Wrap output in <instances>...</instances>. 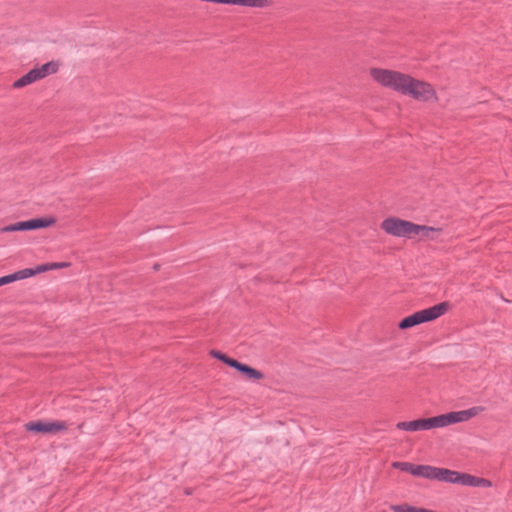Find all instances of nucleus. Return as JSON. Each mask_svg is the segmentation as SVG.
<instances>
[{"instance_id": "4be33fe9", "label": "nucleus", "mask_w": 512, "mask_h": 512, "mask_svg": "<svg viewBox=\"0 0 512 512\" xmlns=\"http://www.w3.org/2000/svg\"><path fill=\"white\" fill-rule=\"evenodd\" d=\"M154 269H155V270H158V269H159V265H158V264H155V265H154Z\"/></svg>"}, {"instance_id": "9b49d317", "label": "nucleus", "mask_w": 512, "mask_h": 512, "mask_svg": "<svg viewBox=\"0 0 512 512\" xmlns=\"http://www.w3.org/2000/svg\"><path fill=\"white\" fill-rule=\"evenodd\" d=\"M461 484L470 487H490L491 482L485 478L476 477L470 474L463 473Z\"/></svg>"}, {"instance_id": "39448f33", "label": "nucleus", "mask_w": 512, "mask_h": 512, "mask_svg": "<svg viewBox=\"0 0 512 512\" xmlns=\"http://www.w3.org/2000/svg\"><path fill=\"white\" fill-rule=\"evenodd\" d=\"M401 93L416 100L429 101L435 98V91L429 83L419 81L407 75Z\"/></svg>"}, {"instance_id": "6ab92c4d", "label": "nucleus", "mask_w": 512, "mask_h": 512, "mask_svg": "<svg viewBox=\"0 0 512 512\" xmlns=\"http://www.w3.org/2000/svg\"><path fill=\"white\" fill-rule=\"evenodd\" d=\"M47 270H50L49 264L38 265L36 268L32 269V271L34 272V275L41 273V272H45Z\"/></svg>"}, {"instance_id": "f257e3e1", "label": "nucleus", "mask_w": 512, "mask_h": 512, "mask_svg": "<svg viewBox=\"0 0 512 512\" xmlns=\"http://www.w3.org/2000/svg\"><path fill=\"white\" fill-rule=\"evenodd\" d=\"M450 307L449 302H441L403 318L399 323L400 329H408L416 325L436 320L444 315Z\"/></svg>"}, {"instance_id": "412c9836", "label": "nucleus", "mask_w": 512, "mask_h": 512, "mask_svg": "<svg viewBox=\"0 0 512 512\" xmlns=\"http://www.w3.org/2000/svg\"><path fill=\"white\" fill-rule=\"evenodd\" d=\"M9 284L7 280V276L0 277V286Z\"/></svg>"}, {"instance_id": "ddd939ff", "label": "nucleus", "mask_w": 512, "mask_h": 512, "mask_svg": "<svg viewBox=\"0 0 512 512\" xmlns=\"http://www.w3.org/2000/svg\"><path fill=\"white\" fill-rule=\"evenodd\" d=\"M34 230L32 219L9 224L0 229L2 233Z\"/></svg>"}, {"instance_id": "7ed1b4c3", "label": "nucleus", "mask_w": 512, "mask_h": 512, "mask_svg": "<svg viewBox=\"0 0 512 512\" xmlns=\"http://www.w3.org/2000/svg\"><path fill=\"white\" fill-rule=\"evenodd\" d=\"M485 410L483 406H474L466 410L453 411L432 417L433 428H441L451 424L468 421Z\"/></svg>"}, {"instance_id": "f3484780", "label": "nucleus", "mask_w": 512, "mask_h": 512, "mask_svg": "<svg viewBox=\"0 0 512 512\" xmlns=\"http://www.w3.org/2000/svg\"><path fill=\"white\" fill-rule=\"evenodd\" d=\"M210 355L220 361H222L223 363L227 364L228 366L232 367L234 366V364L236 363L237 360L233 359V358H230L229 356H227L226 354L220 352V351H217V350H211L210 352Z\"/></svg>"}, {"instance_id": "6e6552de", "label": "nucleus", "mask_w": 512, "mask_h": 512, "mask_svg": "<svg viewBox=\"0 0 512 512\" xmlns=\"http://www.w3.org/2000/svg\"><path fill=\"white\" fill-rule=\"evenodd\" d=\"M396 428L404 431L430 430L433 428L432 417L426 419H417L412 421H402L396 424Z\"/></svg>"}, {"instance_id": "aec40b11", "label": "nucleus", "mask_w": 512, "mask_h": 512, "mask_svg": "<svg viewBox=\"0 0 512 512\" xmlns=\"http://www.w3.org/2000/svg\"><path fill=\"white\" fill-rule=\"evenodd\" d=\"M68 264L65 263V262H61V263H50L49 266H50V269H58V268H62V267H65L67 266Z\"/></svg>"}, {"instance_id": "1a4fd4ad", "label": "nucleus", "mask_w": 512, "mask_h": 512, "mask_svg": "<svg viewBox=\"0 0 512 512\" xmlns=\"http://www.w3.org/2000/svg\"><path fill=\"white\" fill-rule=\"evenodd\" d=\"M392 467L400 471L410 473L413 476L425 479L427 465H415L410 462L397 461L392 463Z\"/></svg>"}, {"instance_id": "f03ea898", "label": "nucleus", "mask_w": 512, "mask_h": 512, "mask_svg": "<svg viewBox=\"0 0 512 512\" xmlns=\"http://www.w3.org/2000/svg\"><path fill=\"white\" fill-rule=\"evenodd\" d=\"M381 228L389 235L409 239L416 237L419 230H425L421 225L395 217L385 219L381 223Z\"/></svg>"}, {"instance_id": "f8f14e48", "label": "nucleus", "mask_w": 512, "mask_h": 512, "mask_svg": "<svg viewBox=\"0 0 512 512\" xmlns=\"http://www.w3.org/2000/svg\"><path fill=\"white\" fill-rule=\"evenodd\" d=\"M34 73H36L37 80H41L48 75L54 74L58 70V64L56 62H47L40 67L33 68Z\"/></svg>"}, {"instance_id": "0eeeda50", "label": "nucleus", "mask_w": 512, "mask_h": 512, "mask_svg": "<svg viewBox=\"0 0 512 512\" xmlns=\"http://www.w3.org/2000/svg\"><path fill=\"white\" fill-rule=\"evenodd\" d=\"M26 430L36 433H52L55 434L57 432L63 431L67 428V425L64 421H52V422H44V421H31L26 425Z\"/></svg>"}, {"instance_id": "423d86ee", "label": "nucleus", "mask_w": 512, "mask_h": 512, "mask_svg": "<svg viewBox=\"0 0 512 512\" xmlns=\"http://www.w3.org/2000/svg\"><path fill=\"white\" fill-rule=\"evenodd\" d=\"M463 473L447 468L427 465L425 479L437 480L446 483L461 484Z\"/></svg>"}, {"instance_id": "9d476101", "label": "nucleus", "mask_w": 512, "mask_h": 512, "mask_svg": "<svg viewBox=\"0 0 512 512\" xmlns=\"http://www.w3.org/2000/svg\"><path fill=\"white\" fill-rule=\"evenodd\" d=\"M233 368L236 369L237 371H239L241 374H243L244 376H246L249 379L259 380L264 377V375L261 371L254 369L253 367H251L247 364L241 363L239 361H236Z\"/></svg>"}, {"instance_id": "2eb2a0df", "label": "nucleus", "mask_w": 512, "mask_h": 512, "mask_svg": "<svg viewBox=\"0 0 512 512\" xmlns=\"http://www.w3.org/2000/svg\"><path fill=\"white\" fill-rule=\"evenodd\" d=\"M8 283L17 281V280H23L27 279L29 277L34 276V272L32 271V268H25L22 270H18L10 275H6Z\"/></svg>"}, {"instance_id": "dca6fc26", "label": "nucleus", "mask_w": 512, "mask_h": 512, "mask_svg": "<svg viewBox=\"0 0 512 512\" xmlns=\"http://www.w3.org/2000/svg\"><path fill=\"white\" fill-rule=\"evenodd\" d=\"M56 222L54 217L34 218L32 219L33 229H41L52 226Z\"/></svg>"}, {"instance_id": "20e7f679", "label": "nucleus", "mask_w": 512, "mask_h": 512, "mask_svg": "<svg viewBox=\"0 0 512 512\" xmlns=\"http://www.w3.org/2000/svg\"><path fill=\"white\" fill-rule=\"evenodd\" d=\"M370 75L380 85L400 93L407 76V74L382 68H371Z\"/></svg>"}, {"instance_id": "4468645a", "label": "nucleus", "mask_w": 512, "mask_h": 512, "mask_svg": "<svg viewBox=\"0 0 512 512\" xmlns=\"http://www.w3.org/2000/svg\"><path fill=\"white\" fill-rule=\"evenodd\" d=\"M36 76L37 75L36 73H34V70L31 69L29 72H27L25 75H23L13 83V88L20 89L38 81Z\"/></svg>"}, {"instance_id": "a211bd4d", "label": "nucleus", "mask_w": 512, "mask_h": 512, "mask_svg": "<svg viewBox=\"0 0 512 512\" xmlns=\"http://www.w3.org/2000/svg\"><path fill=\"white\" fill-rule=\"evenodd\" d=\"M421 226L424 227L425 230H419L416 234V236H419L420 239H433L434 237L432 234L440 231L439 229H435L433 227H429V226H425V225H421Z\"/></svg>"}]
</instances>
